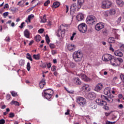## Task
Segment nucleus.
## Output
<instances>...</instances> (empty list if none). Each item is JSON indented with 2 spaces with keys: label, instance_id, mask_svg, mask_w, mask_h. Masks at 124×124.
Listing matches in <instances>:
<instances>
[{
  "label": "nucleus",
  "instance_id": "obj_11",
  "mask_svg": "<svg viewBox=\"0 0 124 124\" xmlns=\"http://www.w3.org/2000/svg\"><path fill=\"white\" fill-rule=\"evenodd\" d=\"M104 28V23L102 22H100L97 24L95 26V30L98 31H99L100 30H102V29H103Z\"/></svg>",
  "mask_w": 124,
  "mask_h": 124
},
{
  "label": "nucleus",
  "instance_id": "obj_54",
  "mask_svg": "<svg viewBox=\"0 0 124 124\" xmlns=\"http://www.w3.org/2000/svg\"><path fill=\"white\" fill-rule=\"evenodd\" d=\"M24 25H25V22L21 23V25L19 26V28L20 29H23V28H24Z\"/></svg>",
  "mask_w": 124,
  "mask_h": 124
},
{
  "label": "nucleus",
  "instance_id": "obj_33",
  "mask_svg": "<svg viewBox=\"0 0 124 124\" xmlns=\"http://www.w3.org/2000/svg\"><path fill=\"white\" fill-rule=\"evenodd\" d=\"M121 21H122V17H120L115 21V26H119V25H120V23H121Z\"/></svg>",
  "mask_w": 124,
  "mask_h": 124
},
{
  "label": "nucleus",
  "instance_id": "obj_44",
  "mask_svg": "<svg viewBox=\"0 0 124 124\" xmlns=\"http://www.w3.org/2000/svg\"><path fill=\"white\" fill-rule=\"evenodd\" d=\"M51 71H56V69H57V66H56L55 65H53L51 67Z\"/></svg>",
  "mask_w": 124,
  "mask_h": 124
},
{
  "label": "nucleus",
  "instance_id": "obj_47",
  "mask_svg": "<svg viewBox=\"0 0 124 124\" xmlns=\"http://www.w3.org/2000/svg\"><path fill=\"white\" fill-rule=\"evenodd\" d=\"M15 116V114H14V113H13V112H11L9 114V118H14Z\"/></svg>",
  "mask_w": 124,
  "mask_h": 124
},
{
  "label": "nucleus",
  "instance_id": "obj_49",
  "mask_svg": "<svg viewBox=\"0 0 124 124\" xmlns=\"http://www.w3.org/2000/svg\"><path fill=\"white\" fill-rule=\"evenodd\" d=\"M5 120L4 119L0 120V124H5Z\"/></svg>",
  "mask_w": 124,
  "mask_h": 124
},
{
  "label": "nucleus",
  "instance_id": "obj_41",
  "mask_svg": "<svg viewBox=\"0 0 124 124\" xmlns=\"http://www.w3.org/2000/svg\"><path fill=\"white\" fill-rule=\"evenodd\" d=\"M27 69L28 71H30L31 70V63L30 62H28L27 64Z\"/></svg>",
  "mask_w": 124,
  "mask_h": 124
},
{
  "label": "nucleus",
  "instance_id": "obj_14",
  "mask_svg": "<svg viewBox=\"0 0 124 124\" xmlns=\"http://www.w3.org/2000/svg\"><path fill=\"white\" fill-rule=\"evenodd\" d=\"M43 94L44 97H45V98H46V99H47V100H49L52 98V96H53V94L48 93H43Z\"/></svg>",
  "mask_w": 124,
  "mask_h": 124
},
{
  "label": "nucleus",
  "instance_id": "obj_26",
  "mask_svg": "<svg viewBox=\"0 0 124 124\" xmlns=\"http://www.w3.org/2000/svg\"><path fill=\"white\" fill-rule=\"evenodd\" d=\"M96 107H97V106H96V104H95V103H91L90 104V108H91V109H95Z\"/></svg>",
  "mask_w": 124,
  "mask_h": 124
},
{
  "label": "nucleus",
  "instance_id": "obj_6",
  "mask_svg": "<svg viewBox=\"0 0 124 124\" xmlns=\"http://www.w3.org/2000/svg\"><path fill=\"white\" fill-rule=\"evenodd\" d=\"M76 99L77 103L79 104L82 107H84V105H86V103H87L86 99L83 97L78 96L77 97Z\"/></svg>",
  "mask_w": 124,
  "mask_h": 124
},
{
  "label": "nucleus",
  "instance_id": "obj_2",
  "mask_svg": "<svg viewBox=\"0 0 124 124\" xmlns=\"http://www.w3.org/2000/svg\"><path fill=\"white\" fill-rule=\"evenodd\" d=\"M83 58V53L80 50L75 51L73 54V59L76 62H80Z\"/></svg>",
  "mask_w": 124,
  "mask_h": 124
},
{
  "label": "nucleus",
  "instance_id": "obj_22",
  "mask_svg": "<svg viewBox=\"0 0 124 124\" xmlns=\"http://www.w3.org/2000/svg\"><path fill=\"white\" fill-rule=\"evenodd\" d=\"M77 19L78 21H82V20L84 19V15H83V14H82L81 13H79L77 16Z\"/></svg>",
  "mask_w": 124,
  "mask_h": 124
},
{
  "label": "nucleus",
  "instance_id": "obj_46",
  "mask_svg": "<svg viewBox=\"0 0 124 124\" xmlns=\"http://www.w3.org/2000/svg\"><path fill=\"white\" fill-rule=\"evenodd\" d=\"M49 3H50V0H47L44 3V5H45V6H47L48 4H49Z\"/></svg>",
  "mask_w": 124,
  "mask_h": 124
},
{
  "label": "nucleus",
  "instance_id": "obj_52",
  "mask_svg": "<svg viewBox=\"0 0 124 124\" xmlns=\"http://www.w3.org/2000/svg\"><path fill=\"white\" fill-rule=\"evenodd\" d=\"M110 47H109V50L110 51H112V52H114V51H115V50L114 49V48L112 47V45L110 44Z\"/></svg>",
  "mask_w": 124,
  "mask_h": 124
},
{
  "label": "nucleus",
  "instance_id": "obj_25",
  "mask_svg": "<svg viewBox=\"0 0 124 124\" xmlns=\"http://www.w3.org/2000/svg\"><path fill=\"white\" fill-rule=\"evenodd\" d=\"M108 43H115V38L113 37H109L108 40Z\"/></svg>",
  "mask_w": 124,
  "mask_h": 124
},
{
  "label": "nucleus",
  "instance_id": "obj_34",
  "mask_svg": "<svg viewBox=\"0 0 124 124\" xmlns=\"http://www.w3.org/2000/svg\"><path fill=\"white\" fill-rule=\"evenodd\" d=\"M69 66L71 67V68H75L76 67V63L71 62L69 63Z\"/></svg>",
  "mask_w": 124,
  "mask_h": 124
},
{
  "label": "nucleus",
  "instance_id": "obj_28",
  "mask_svg": "<svg viewBox=\"0 0 124 124\" xmlns=\"http://www.w3.org/2000/svg\"><path fill=\"white\" fill-rule=\"evenodd\" d=\"M109 14L110 15H115L116 14V10L115 9H111L109 11Z\"/></svg>",
  "mask_w": 124,
  "mask_h": 124
},
{
  "label": "nucleus",
  "instance_id": "obj_30",
  "mask_svg": "<svg viewBox=\"0 0 124 124\" xmlns=\"http://www.w3.org/2000/svg\"><path fill=\"white\" fill-rule=\"evenodd\" d=\"M102 32L104 35H105L106 36H107V35H108L109 33V32H108V30H107V29H104L102 31Z\"/></svg>",
  "mask_w": 124,
  "mask_h": 124
},
{
  "label": "nucleus",
  "instance_id": "obj_45",
  "mask_svg": "<svg viewBox=\"0 0 124 124\" xmlns=\"http://www.w3.org/2000/svg\"><path fill=\"white\" fill-rule=\"evenodd\" d=\"M65 90H66V91L67 92V93H74V91H69L68 90V89H67V88H66V87H64Z\"/></svg>",
  "mask_w": 124,
  "mask_h": 124
},
{
  "label": "nucleus",
  "instance_id": "obj_3",
  "mask_svg": "<svg viewBox=\"0 0 124 124\" xmlns=\"http://www.w3.org/2000/svg\"><path fill=\"white\" fill-rule=\"evenodd\" d=\"M110 64L113 66H120L122 62H124L122 58H117L112 57L110 60Z\"/></svg>",
  "mask_w": 124,
  "mask_h": 124
},
{
  "label": "nucleus",
  "instance_id": "obj_17",
  "mask_svg": "<svg viewBox=\"0 0 124 124\" xmlns=\"http://www.w3.org/2000/svg\"><path fill=\"white\" fill-rule=\"evenodd\" d=\"M114 54L115 56H117L118 57H122L123 56H124V54H123V52L121 51V50H116L114 51Z\"/></svg>",
  "mask_w": 124,
  "mask_h": 124
},
{
  "label": "nucleus",
  "instance_id": "obj_55",
  "mask_svg": "<svg viewBox=\"0 0 124 124\" xmlns=\"http://www.w3.org/2000/svg\"><path fill=\"white\" fill-rule=\"evenodd\" d=\"M5 41H7V42H9V41H10V38L9 37H6Z\"/></svg>",
  "mask_w": 124,
  "mask_h": 124
},
{
  "label": "nucleus",
  "instance_id": "obj_62",
  "mask_svg": "<svg viewBox=\"0 0 124 124\" xmlns=\"http://www.w3.org/2000/svg\"><path fill=\"white\" fill-rule=\"evenodd\" d=\"M118 97L120 99H122V98H123V94H118Z\"/></svg>",
  "mask_w": 124,
  "mask_h": 124
},
{
  "label": "nucleus",
  "instance_id": "obj_42",
  "mask_svg": "<svg viewBox=\"0 0 124 124\" xmlns=\"http://www.w3.org/2000/svg\"><path fill=\"white\" fill-rule=\"evenodd\" d=\"M57 36H58V37H60L61 36H62V31L61 30V29L58 30L57 31Z\"/></svg>",
  "mask_w": 124,
  "mask_h": 124
},
{
  "label": "nucleus",
  "instance_id": "obj_38",
  "mask_svg": "<svg viewBox=\"0 0 124 124\" xmlns=\"http://www.w3.org/2000/svg\"><path fill=\"white\" fill-rule=\"evenodd\" d=\"M45 38L47 44L49 45V43H50V38H49V36L47 34L46 35Z\"/></svg>",
  "mask_w": 124,
  "mask_h": 124
},
{
  "label": "nucleus",
  "instance_id": "obj_32",
  "mask_svg": "<svg viewBox=\"0 0 124 124\" xmlns=\"http://www.w3.org/2000/svg\"><path fill=\"white\" fill-rule=\"evenodd\" d=\"M26 58L28 59V60H29V61H31V62H32V58H31V54L29 53H27Z\"/></svg>",
  "mask_w": 124,
  "mask_h": 124
},
{
  "label": "nucleus",
  "instance_id": "obj_37",
  "mask_svg": "<svg viewBox=\"0 0 124 124\" xmlns=\"http://www.w3.org/2000/svg\"><path fill=\"white\" fill-rule=\"evenodd\" d=\"M19 64L21 66H24L25 65V61L23 59H21L19 62Z\"/></svg>",
  "mask_w": 124,
  "mask_h": 124
},
{
  "label": "nucleus",
  "instance_id": "obj_35",
  "mask_svg": "<svg viewBox=\"0 0 124 124\" xmlns=\"http://www.w3.org/2000/svg\"><path fill=\"white\" fill-rule=\"evenodd\" d=\"M70 9H73V10H76L77 9V5H76V3H74L72 5H71Z\"/></svg>",
  "mask_w": 124,
  "mask_h": 124
},
{
  "label": "nucleus",
  "instance_id": "obj_59",
  "mask_svg": "<svg viewBox=\"0 0 124 124\" xmlns=\"http://www.w3.org/2000/svg\"><path fill=\"white\" fill-rule=\"evenodd\" d=\"M69 10V7H68V5H66V13H67Z\"/></svg>",
  "mask_w": 124,
  "mask_h": 124
},
{
  "label": "nucleus",
  "instance_id": "obj_61",
  "mask_svg": "<svg viewBox=\"0 0 124 124\" xmlns=\"http://www.w3.org/2000/svg\"><path fill=\"white\" fill-rule=\"evenodd\" d=\"M47 66L48 68H51V66H52V64H51V63H48L47 64Z\"/></svg>",
  "mask_w": 124,
  "mask_h": 124
},
{
  "label": "nucleus",
  "instance_id": "obj_43",
  "mask_svg": "<svg viewBox=\"0 0 124 124\" xmlns=\"http://www.w3.org/2000/svg\"><path fill=\"white\" fill-rule=\"evenodd\" d=\"M49 47H50V48H51V49H54V48H55V47H56V46L54 44L50 43L49 44Z\"/></svg>",
  "mask_w": 124,
  "mask_h": 124
},
{
  "label": "nucleus",
  "instance_id": "obj_29",
  "mask_svg": "<svg viewBox=\"0 0 124 124\" xmlns=\"http://www.w3.org/2000/svg\"><path fill=\"white\" fill-rule=\"evenodd\" d=\"M87 90H89V85L84 84V85L82 86V91L85 92V91H87Z\"/></svg>",
  "mask_w": 124,
  "mask_h": 124
},
{
  "label": "nucleus",
  "instance_id": "obj_56",
  "mask_svg": "<svg viewBox=\"0 0 124 124\" xmlns=\"http://www.w3.org/2000/svg\"><path fill=\"white\" fill-rule=\"evenodd\" d=\"M8 14H9V13L8 12H5L3 14V16L4 17H6V16H7L8 15Z\"/></svg>",
  "mask_w": 124,
  "mask_h": 124
},
{
  "label": "nucleus",
  "instance_id": "obj_36",
  "mask_svg": "<svg viewBox=\"0 0 124 124\" xmlns=\"http://www.w3.org/2000/svg\"><path fill=\"white\" fill-rule=\"evenodd\" d=\"M11 105H13V104H14V105H15L16 106H19L20 105V104L19 103V102L16 101H12L11 102Z\"/></svg>",
  "mask_w": 124,
  "mask_h": 124
},
{
  "label": "nucleus",
  "instance_id": "obj_1",
  "mask_svg": "<svg viewBox=\"0 0 124 124\" xmlns=\"http://www.w3.org/2000/svg\"><path fill=\"white\" fill-rule=\"evenodd\" d=\"M104 93L106 95H108V97L104 95H101V98H102L104 100H107V101L109 103L113 102V97H114V96H111V88H106L104 90Z\"/></svg>",
  "mask_w": 124,
  "mask_h": 124
},
{
  "label": "nucleus",
  "instance_id": "obj_4",
  "mask_svg": "<svg viewBox=\"0 0 124 124\" xmlns=\"http://www.w3.org/2000/svg\"><path fill=\"white\" fill-rule=\"evenodd\" d=\"M96 103L97 105H99L100 106H104V108L105 110H109V107L107 106V102L104 100H101L100 99H96Z\"/></svg>",
  "mask_w": 124,
  "mask_h": 124
},
{
  "label": "nucleus",
  "instance_id": "obj_21",
  "mask_svg": "<svg viewBox=\"0 0 124 124\" xmlns=\"http://www.w3.org/2000/svg\"><path fill=\"white\" fill-rule=\"evenodd\" d=\"M30 31H29L28 29H26L24 31V35L26 38H30Z\"/></svg>",
  "mask_w": 124,
  "mask_h": 124
},
{
  "label": "nucleus",
  "instance_id": "obj_10",
  "mask_svg": "<svg viewBox=\"0 0 124 124\" xmlns=\"http://www.w3.org/2000/svg\"><path fill=\"white\" fill-rule=\"evenodd\" d=\"M66 29H67V27L66 26V25H61L60 26V30L61 31V36L62 37V36H64V33L66 31Z\"/></svg>",
  "mask_w": 124,
  "mask_h": 124
},
{
  "label": "nucleus",
  "instance_id": "obj_60",
  "mask_svg": "<svg viewBox=\"0 0 124 124\" xmlns=\"http://www.w3.org/2000/svg\"><path fill=\"white\" fill-rule=\"evenodd\" d=\"M120 48L122 50V51H123L124 52V45H122L120 46Z\"/></svg>",
  "mask_w": 124,
  "mask_h": 124
},
{
  "label": "nucleus",
  "instance_id": "obj_23",
  "mask_svg": "<svg viewBox=\"0 0 124 124\" xmlns=\"http://www.w3.org/2000/svg\"><path fill=\"white\" fill-rule=\"evenodd\" d=\"M51 93V94H53L54 91L50 89H47L44 90L43 92V93Z\"/></svg>",
  "mask_w": 124,
  "mask_h": 124
},
{
  "label": "nucleus",
  "instance_id": "obj_64",
  "mask_svg": "<svg viewBox=\"0 0 124 124\" xmlns=\"http://www.w3.org/2000/svg\"><path fill=\"white\" fill-rule=\"evenodd\" d=\"M4 8L5 9V8H8V3H6L4 5Z\"/></svg>",
  "mask_w": 124,
  "mask_h": 124
},
{
  "label": "nucleus",
  "instance_id": "obj_24",
  "mask_svg": "<svg viewBox=\"0 0 124 124\" xmlns=\"http://www.w3.org/2000/svg\"><path fill=\"white\" fill-rule=\"evenodd\" d=\"M33 59H34V60H36L37 61L40 60V54H34L33 55Z\"/></svg>",
  "mask_w": 124,
  "mask_h": 124
},
{
  "label": "nucleus",
  "instance_id": "obj_58",
  "mask_svg": "<svg viewBox=\"0 0 124 124\" xmlns=\"http://www.w3.org/2000/svg\"><path fill=\"white\" fill-rule=\"evenodd\" d=\"M118 108L119 109H123L124 108V106L123 105V104L119 105Z\"/></svg>",
  "mask_w": 124,
  "mask_h": 124
},
{
  "label": "nucleus",
  "instance_id": "obj_39",
  "mask_svg": "<svg viewBox=\"0 0 124 124\" xmlns=\"http://www.w3.org/2000/svg\"><path fill=\"white\" fill-rule=\"evenodd\" d=\"M46 15H44L43 16V17L41 19V22L42 23H46Z\"/></svg>",
  "mask_w": 124,
  "mask_h": 124
},
{
  "label": "nucleus",
  "instance_id": "obj_16",
  "mask_svg": "<svg viewBox=\"0 0 124 124\" xmlns=\"http://www.w3.org/2000/svg\"><path fill=\"white\" fill-rule=\"evenodd\" d=\"M87 97L89 99H94V97H95V93L93 92L89 93Z\"/></svg>",
  "mask_w": 124,
  "mask_h": 124
},
{
  "label": "nucleus",
  "instance_id": "obj_19",
  "mask_svg": "<svg viewBox=\"0 0 124 124\" xmlns=\"http://www.w3.org/2000/svg\"><path fill=\"white\" fill-rule=\"evenodd\" d=\"M102 89H103V85L101 83H99L95 88V90L97 92H99Z\"/></svg>",
  "mask_w": 124,
  "mask_h": 124
},
{
  "label": "nucleus",
  "instance_id": "obj_50",
  "mask_svg": "<svg viewBox=\"0 0 124 124\" xmlns=\"http://www.w3.org/2000/svg\"><path fill=\"white\" fill-rule=\"evenodd\" d=\"M44 31V29H40L38 30V32L39 33H43Z\"/></svg>",
  "mask_w": 124,
  "mask_h": 124
},
{
  "label": "nucleus",
  "instance_id": "obj_51",
  "mask_svg": "<svg viewBox=\"0 0 124 124\" xmlns=\"http://www.w3.org/2000/svg\"><path fill=\"white\" fill-rule=\"evenodd\" d=\"M11 97V95L9 94H7L6 95V98L7 100H9Z\"/></svg>",
  "mask_w": 124,
  "mask_h": 124
},
{
  "label": "nucleus",
  "instance_id": "obj_13",
  "mask_svg": "<svg viewBox=\"0 0 124 124\" xmlns=\"http://www.w3.org/2000/svg\"><path fill=\"white\" fill-rule=\"evenodd\" d=\"M46 85V79L45 78H43L39 84V86L41 89H43L44 86Z\"/></svg>",
  "mask_w": 124,
  "mask_h": 124
},
{
  "label": "nucleus",
  "instance_id": "obj_53",
  "mask_svg": "<svg viewBox=\"0 0 124 124\" xmlns=\"http://www.w3.org/2000/svg\"><path fill=\"white\" fill-rule=\"evenodd\" d=\"M74 35H76V32H74L73 33V35L71 37V40H73V39L74 38Z\"/></svg>",
  "mask_w": 124,
  "mask_h": 124
},
{
  "label": "nucleus",
  "instance_id": "obj_7",
  "mask_svg": "<svg viewBox=\"0 0 124 124\" xmlns=\"http://www.w3.org/2000/svg\"><path fill=\"white\" fill-rule=\"evenodd\" d=\"M96 21V18L93 16H89L86 19V23L88 25H93V23Z\"/></svg>",
  "mask_w": 124,
  "mask_h": 124
},
{
  "label": "nucleus",
  "instance_id": "obj_15",
  "mask_svg": "<svg viewBox=\"0 0 124 124\" xmlns=\"http://www.w3.org/2000/svg\"><path fill=\"white\" fill-rule=\"evenodd\" d=\"M74 83L76 84V85H77L78 86H79L82 84V82L80 80V78H75L73 80Z\"/></svg>",
  "mask_w": 124,
  "mask_h": 124
},
{
  "label": "nucleus",
  "instance_id": "obj_31",
  "mask_svg": "<svg viewBox=\"0 0 124 124\" xmlns=\"http://www.w3.org/2000/svg\"><path fill=\"white\" fill-rule=\"evenodd\" d=\"M59 6H60V2H54L52 5V7H53V8H57V7H59Z\"/></svg>",
  "mask_w": 124,
  "mask_h": 124
},
{
  "label": "nucleus",
  "instance_id": "obj_48",
  "mask_svg": "<svg viewBox=\"0 0 124 124\" xmlns=\"http://www.w3.org/2000/svg\"><path fill=\"white\" fill-rule=\"evenodd\" d=\"M11 94L12 95V96H16V95H17V93L13 91L11 92Z\"/></svg>",
  "mask_w": 124,
  "mask_h": 124
},
{
  "label": "nucleus",
  "instance_id": "obj_57",
  "mask_svg": "<svg viewBox=\"0 0 124 124\" xmlns=\"http://www.w3.org/2000/svg\"><path fill=\"white\" fill-rule=\"evenodd\" d=\"M116 124V122H111L110 121H108L106 122V124Z\"/></svg>",
  "mask_w": 124,
  "mask_h": 124
},
{
  "label": "nucleus",
  "instance_id": "obj_5",
  "mask_svg": "<svg viewBox=\"0 0 124 124\" xmlns=\"http://www.w3.org/2000/svg\"><path fill=\"white\" fill-rule=\"evenodd\" d=\"M78 29L80 32H82V33L87 32V31L88 30L87 24L84 23L80 24L78 26Z\"/></svg>",
  "mask_w": 124,
  "mask_h": 124
},
{
  "label": "nucleus",
  "instance_id": "obj_9",
  "mask_svg": "<svg viewBox=\"0 0 124 124\" xmlns=\"http://www.w3.org/2000/svg\"><path fill=\"white\" fill-rule=\"evenodd\" d=\"M112 58H113V56L108 54H104L102 57V59L105 62L110 61L112 59Z\"/></svg>",
  "mask_w": 124,
  "mask_h": 124
},
{
  "label": "nucleus",
  "instance_id": "obj_18",
  "mask_svg": "<svg viewBox=\"0 0 124 124\" xmlns=\"http://www.w3.org/2000/svg\"><path fill=\"white\" fill-rule=\"evenodd\" d=\"M80 77L83 81H92V79L88 77H87L86 75L82 74L80 75Z\"/></svg>",
  "mask_w": 124,
  "mask_h": 124
},
{
  "label": "nucleus",
  "instance_id": "obj_12",
  "mask_svg": "<svg viewBox=\"0 0 124 124\" xmlns=\"http://www.w3.org/2000/svg\"><path fill=\"white\" fill-rule=\"evenodd\" d=\"M67 49L71 52H73V51H75L76 50V47H75V45H72L71 44H69L67 45Z\"/></svg>",
  "mask_w": 124,
  "mask_h": 124
},
{
  "label": "nucleus",
  "instance_id": "obj_40",
  "mask_svg": "<svg viewBox=\"0 0 124 124\" xmlns=\"http://www.w3.org/2000/svg\"><path fill=\"white\" fill-rule=\"evenodd\" d=\"M33 17H34V16L32 14L28 16V20L30 23H31V18H33Z\"/></svg>",
  "mask_w": 124,
  "mask_h": 124
},
{
  "label": "nucleus",
  "instance_id": "obj_63",
  "mask_svg": "<svg viewBox=\"0 0 124 124\" xmlns=\"http://www.w3.org/2000/svg\"><path fill=\"white\" fill-rule=\"evenodd\" d=\"M120 78H121V80H122V81L124 79V75H120Z\"/></svg>",
  "mask_w": 124,
  "mask_h": 124
},
{
  "label": "nucleus",
  "instance_id": "obj_20",
  "mask_svg": "<svg viewBox=\"0 0 124 124\" xmlns=\"http://www.w3.org/2000/svg\"><path fill=\"white\" fill-rule=\"evenodd\" d=\"M85 0H78V8H81V6L84 4Z\"/></svg>",
  "mask_w": 124,
  "mask_h": 124
},
{
  "label": "nucleus",
  "instance_id": "obj_27",
  "mask_svg": "<svg viewBox=\"0 0 124 124\" xmlns=\"http://www.w3.org/2000/svg\"><path fill=\"white\" fill-rule=\"evenodd\" d=\"M34 39L37 42H39V41L41 40V36L40 35H37L35 37Z\"/></svg>",
  "mask_w": 124,
  "mask_h": 124
},
{
  "label": "nucleus",
  "instance_id": "obj_8",
  "mask_svg": "<svg viewBox=\"0 0 124 124\" xmlns=\"http://www.w3.org/2000/svg\"><path fill=\"white\" fill-rule=\"evenodd\" d=\"M112 6V2L109 0L103 1L102 3V8H110Z\"/></svg>",
  "mask_w": 124,
  "mask_h": 124
}]
</instances>
